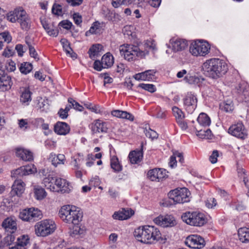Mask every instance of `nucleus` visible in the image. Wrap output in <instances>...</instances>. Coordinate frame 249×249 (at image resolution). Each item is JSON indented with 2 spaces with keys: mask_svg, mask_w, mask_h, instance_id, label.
Masks as SVG:
<instances>
[{
  "mask_svg": "<svg viewBox=\"0 0 249 249\" xmlns=\"http://www.w3.org/2000/svg\"><path fill=\"white\" fill-rule=\"evenodd\" d=\"M204 74L213 79L225 74L228 71V66L223 60L213 58L207 60L202 65Z\"/></svg>",
  "mask_w": 249,
  "mask_h": 249,
  "instance_id": "nucleus-1",
  "label": "nucleus"
},
{
  "mask_svg": "<svg viewBox=\"0 0 249 249\" xmlns=\"http://www.w3.org/2000/svg\"><path fill=\"white\" fill-rule=\"evenodd\" d=\"M134 236L142 243L152 244L155 241L159 240L161 237L160 231L152 226H145L135 230Z\"/></svg>",
  "mask_w": 249,
  "mask_h": 249,
  "instance_id": "nucleus-2",
  "label": "nucleus"
},
{
  "mask_svg": "<svg viewBox=\"0 0 249 249\" xmlns=\"http://www.w3.org/2000/svg\"><path fill=\"white\" fill-rule=\"evenodd\" d=\"M43 183L47 189L53 192H61V193H69L71 188L66 179L53 177L51 175L43 178Z\"/></svg>",
  "mask_w": 249,
  "mask_h": 249,
  "instance_id": "nucleus-3",
  "label": "nucleus"
},
{
  "mask_svg": "<svg viewBox=\"0 0 249 249\" xmlns=\"http://www.w3.org/2000/svg\"><path fill=\"white\" fill-rule=\"evenodd\" d=\"M60 218L69 224H79L83 217L82 213L74 206L64 205L59 211Z\"/></svg>",
  "mask_w": 249,
  "mask_h": 249,
  "instance_id": "nucleus-4",
  "label": "nucleus"
},
{
  "mask_svg": "<svg viewBox=\"0 0 249 249\" xmlns=\"http://www.w3.org/2000/svg\"><path fill=\"white\" fill-rule=\"evenodd\" d=\"M119 51L121 56L128 61H133L137 57L142 58L148 53L147 51H140L137 46L129 44L121 45Z\"/></svg>",
  "mask_w": 249,
  "mask_h": 249,
  "instance_id": "nucleus-5",
  "label": "nucleus"
},
{
  "mask_svg": "<svg viewBox=\"0 0 249 249\" xmlns=\"http://www.w3.org/2000/svg\"><path fill=\"white\" fill-rule=\"evenodd\" d=\"M56 228L54 222L50 219L41 220L35 225V231L37 236L45 237L53 233Z\"/></svg>",
  "mask_w": 249,
  "mask_h": 249,
  "instance_id": "nucleus-6",
  "label": "nucleus"
},
{
  "mask_svg": "<svg viewBox=\"0 0 249 249\" xmlns=\"http://www.w3.org/2000/svg\"><path fill=\"white\" fill-rule=\"evenodd\" d=\"M190 192L186 188H177L170 191L168 195L170 203H183L189 201Z\"/></svg>",
  "mask_w": 249,
  "mask_h": 249,
  "instance_id": "nucleus-7",
  "label": "nucleus"
},
{
  "mask_svg": "<svg viewBox=\"0 0 249 249\" xmlns=\"http://www.w3.org/2000/svg\"><path fill=\"white\" fill-rule=\"evenodd\" d=\"M42 217L41 212L34 207L27 208L21 210L19 214V217L23 221L34 222Z\"/></svg>",
  "mask_w": 249,
  "mask_h": 249,
  "instance_id": "nucleus-8",
  "label": "nucleus"
},
{
  "mask_svg": "<svg viewBox=\"0 0 249 249\" xmlns=\"http://www.w3.org/2000/svg\"><path fill=\"white\" fill-rule=\"evenodd\" d=\"M210 46L207 42L195 41L192 43L189 51L194 56H205L209 53Z\"/></svg>",
  "mask_w": 249,
  "mask_h": 249,
  "instance_id": "nucleus-9",
  "label": "nucleus"
},
{
  "mask_svg": "<svg viewBox=\"0 0 249 249\" xmlns=\"http://www.w3.org/2000/svg\"><path fill=\"white\" fill-rule=\"evenodd\" d=\"M185 244L190 248L200 249L205 245V241L203 238L200 235L193 234L188 236L185 240Z\"/></svg>",
  "mask_w": 249,
  "mask_h": 249,
  "instance_id": "nucleus-10",
  "label": "nucleus"
},
{
  "mask_svg": "<svg viewBox=\"0 0 249 249\" xmlns=\"http://www.w3.org/2000/svg\"><path fill=\"white\" fill-rule=\"evenodd\" d=\"M229 133L241 139H245L248 135L247 130L242 123H238L230 126Z\"/></svg>",
  "mask_w": 249,
  "mask_h": 249,
  "instance_id": "nucleus-11",
  "label": "nucleus"
},
{
  "mask_svg": "<svg viewBox=\"0 0 249 249\" xmlns=\"http://www.w3.org/2000/svg\"><path fill=\"white\" fill-rule=\"evenodd\" d=\"M12 85L11 78L6 73L5 70L0 66V91L10 89Z\"/></svg>",
  "mask_w": 249,
  "mask_h": 249,
  "instance_id": "nucleus-12",
  "label": "nucleus"
},
{
  "mask_svg": "<svg viewBox=\"0 0 249 249\" xmlns=\"http://www.w3.org/2000/svg\"><path fill=\"white\" fill-rule=\"evenodd\" d=\"M183 103L188 112L192 113L196 107L197 98L192 92H188L183 99Z\"/></svg>",
  "mask_w": 249,
  "mask_h": 249,
  "instance_id": "nucleus-13",
  "label": "nucleus"
},
{
  "mask_svg": "<svg viewBox=\"0 0 249 249\" xmlns=\"http://www.w3.org/2000/svg\"><path fill=\"white\" fill-rule=\"evenodd\" d=\"M156 224L163 227H172L176 224L174 218L171 215H160L154 219Z\"/></svg>",
  "mask_w": 249,
  "mask_h": 249,
  "instance_id": "nucleus-14",
  "label": "nucleus"
},
{
  "mask_svg": "<svg viewBox=\"0 0 249 249\" xmlns=\"http://www.w3.org/2000/svg\"><path fill=\"white\" fill-rule=\"evenodd\" d=\"M25 184L21 179H16L12 186L10 195L12 196H20L25 190Z\"/></svg>",
  "mask_w": 249,
  "mask_h": 249,
  "instance_id": "nucleus-15",
  "label": "nucleus"
},
{
  "mask_svg": "<svg viewBox=\"0 0 249 249\" xmlns=\"http://www.w3.org/2000/svg\"><path fill=\"white\" fill-rule=\"evenodd\" d=\"M90 128L93 133H106L108 129L107 123L100 120L94 121L91 124Z\"/></svg>",
  "mask_w": 249,
  "mask_h": 249,
  "instance_id": "nucleus-16",
  "label": "nucleus"
},
{
  "mask_svg": "<svg viewBox=\"0 0 249 249\" xmlns=\"http://www.w3.org/2000/svg\"><path fill=\"white\" fill-rule=\"evenodd\" d=\"M17 21L19 23L22 29L28 30L31 26V20L25 11L22 9Z\"/></svg>",
  "mask_w": 249,
  "mask_h": 249,
  "instance_id": "nucleus-17",
  "label": "nucleus"
},
{
  "mask_svg": "<svg viewBox=\"0 0 249 249\" xmlns=\"http://www.w3.org/2000/svg\"><path fill=\"white\" fill-rule=\"evenodd\" d=\"M134 213V211L130 208H122L119 211L115 212L113 217L115 219L125 220L130 218Z\"/></svg>",
  "mask_w": 249,
  "mask_h": 249,
  "instance_id": "nucleus-18",
  "label": "nucleus"
},
{
  "mask_svg": "<svg viewBox=\"0 0 249 249\" xmlns=\"http://www.w3.org/2000/svg\"><path fill=\"white\" fill-rule=\"evenodd\" d=\"M156 73V71L155 70H149L136 74L134 76V78L137 80H153L155 78Z\"/></svg>",
  "mask_w": 249,
  "mask_h": 249,
  "instance_id": "nucleus-19",
  "label": "nucleus"
},
{
  "mask_svg": "<svg viewBox=\"0 0 249 249\" xmlns=\"http://www.w3.org/2000/svg\"><path fill=\"white\" fill-rule=\"evenodd\" d=\"M7 232L14 233L17 230V222L12 217H7L5 219L1 225Z\"/></svg>",
  "mask_w": 249,
  "mask_h": 249,
  "instance_id": "nucleus-20",
  "label": "nucleus"
},
{
  "mask_svg": "<svg viewBox=\"0 0 249 249\" xmlns=\"http://www.w3.org/2000/svg\"><path fill=\"white\" fill-rule=\"evenodd\" d=\"M41 22L43 27L49 36L55 37L58 36V30L56 27L54 26L53 23L49 22L45 18L42 19Z\"/></svg>",
  "mask_w": 249,
  "mask_h": 249,
  "instance_id": "nucleus-21",
  "label": "nucleus"
},
{
  "mask_svg": "<svg viewBox=\"0 0 249 249\" xmlns=\"http://www.w3.org/2000/svg\"><path fill=\"white\" fill-rule=\"evenodd\" d=\"M16 153L17 156L19 157L23 160L30 161L33 160V153L27 149L19 147L17 148Z\"/></svg>",
  "mask_w": 249,
  "mask_h": 249,
  "instance_id": "nucleus-22",
  "label": "nucleus"
},
{
  "mask_svg": "<svg viewBox=\"0 0 249 249\" xmlns=\"http://www.w3.org/2000/svg\"><path fill=\"white\" fill-rule=\"evenodd\" d=\"M172 49L175 52L181 51L187 46V42L182 39H172L171 40Z\"/></svg>",
  "mask_w": 249,
  "mask_h": 249,
  "instance_id": "nucleus-23",
  "label": "nucleus"
},
{
  "mask_svg": "<svg viewBox=\"0 0 249 249\" xmlns=\"http://www.w3.org/2000/svg\"><path fill=\"white\" fill-rule=\"evenodd\" d=\"M70 130L69 125L65 122H58L54 126V132L59 135H65Z\"/></svg>",
  "mask_w": 249,
  "mask_h": 249,
  "instance_id": "nucleus-24",
  "label": "nucleus"
},
{
  "mask_svg": "<svg viewBox=\"0 0 249 249\" xmlns=\"http://www.w3.org/2000/svg\"><path fill=\"white\" fill-rule=\"evenodd\" d=\"M49 160L52 164L55 167L59 164H64L66 160L65 157L63 154H58L56 155L54 154L51 153L50 155Z\"/></svg>",
  "mask_w": 249,
  "mask_h": 249,
  "instance_id": "nucleus-25",
  "label": "nucleus"
},
{
  "mask_svg": "<svg viewBox=\"0 0 249 249\" xmlns=\"http://www.w3.org/2000/svg\"><path fill=\"white\" fill-rule=\"evenodd\" d=\"M128 157L131 163H137L142 160L143 157L142 150L132 151L129 153Z\"/></svg>",
  "mask_w": 249,
  "mask_h": 249,
  "instance_id": "nucleus-26",
  "label": "nucleus"
},
{
  "mask_svg": "<svg viewBox=\"0 0 249 249\" xmlns=\"http://www.w3.org/2000/svg\"><path fill=\"white\" fill-rule=\"evenodd\" d=\"M194 226L200 227L206 223L204 215L201 213L194 212Z\"/></svg>",
  "mask_w": 249,
  "mask_h": 249,
  "instance_id": "nucleus-27",
  "label": "nucleus"
},
{
  "mask_svg": "<svg viewBox=\"0 0 249 249\" xmlns=\"http://www.w3.org/2000/svg\"><path fill=\"white\" fill-rule=\"evenodd\" d=\"M28 243V236L23 235L20 237H18L17 245L10 248L9 249H25L24 246H26Z\"/></svg>",
  "mask_w": 249,
  "mask_h": 249,
  "instance_id": "nucleus-28",
  "label": "nucleus"
},
{
  "mask_svg": "<svg viewBox=\"0 0 249 249\" xmlns=\"http://www.w3.org/2000/svg\"><path fill=\"white\" fill-rule=\"evenodd\" d=\"M111 114L113 116H115L123 119H126L130 121H133L134 120L133 116L131 114L126 111H122L120 110H113L111 112Z\"/></svg>",
  "mask_w": 249,
  "mask_h": 249,
  "instance_id": "nucleus-29",
  "label": "nucleus"
},
{
  "mask_svg": "<svg viewBox=\"0 0 249 249\" xmlns=\"http://www.w3.org/2000/svg\"><path fill=\"white\" fill-rule=\"evenodd\" d=\"M102 67L108 68L110 67L114 63V58L110 53H108L104 55L101 59Z\"/></svg>",
  "mask_w": 249,
  "mask_h": 249,
  "instance_id": "nucleus-30",
  "label": "nucleus"
},
{
  "mask_svg": "<svg viewBox=\"0 0 249 249\" xmlns=\"http://www.w3.org/2000/svg\"><path fill=\"white\" fill-rule=\"evenodd\" d=\"M239 239L242 242H249V228L243 227L240 228L238 231Z\"/></svg>",
  "mask_w": 249,
  "mask_h": 249,
  "instance_id": "nucleus-31",
  "label": "nucleus"
},
{
  "mask_svg": "<svg viewBox=\"0 0 249 249\" xmlns=\"http://www.w3.org/2000/svg\"><path fill=\"white\" fill-rule=\"evenodd\" d=\"M104 14L105 15L106 18L108 20L116 22L121 19V17L118 14L111 11L107 8H105L103 10Z\"/></svg>",
  "mask_w": 249,
  "mask_h": 249,
  "instance_id": "nucleus-32",
  "label": "nucleus"
},
{
  "mask_svg": "<svg viewBox=\"0 0 249 249\" xmlns=\"http://www.w3.org/2000/svg\"><path fill=\"white\" fill-rule=\"evenodd\" d=\"M60 42L67 54H69L70 56L73 58L76 57V54L73 52L70 46V43L67 39L62 38L60 40Z\"/></svg>",
  "mask_w": 249,
  "mask_h": 249,
  "instance_id": "nucleus-33",
  "label": "nucleus"
},
{
  "mask_svg": "<svg viewBox=\"0 0 249 249\" xmlns=\"http://www.w3.org/2000/svg\"><path fill=\"white\" fill-rule=\"evenodd\" d=\"M31 94L32 92L29 89H25L20 95V102L28 105L31 101Z\"/></svg>",
  "mask_w": 249,
  "mask_h": 249,
  "instance_id": "nucleus-34",
  "label": "nucleus"
},
{
  "mask_svg": "<svg viewBox=\"0 0 249 249\" xmlns=\"http://www.w3.org/2000/svg\"><path fill=\"white\" fill-rule=\"evenodd\" d=\"M198 123L202 126H209L211 124V120L209 117L204 113H200L197 118Z\"/></svg>",
  "mask_w": 249,
  "mask_h": 249,
  "instance_id": "nucleus-35",
  "label": "nucleus"
},
{
  "mask_svg": "<svg viewBox=\"0 0 249 249\" xmlns=\"http://www.w3.org/2000/svg\"><path fill=\"white\" fill-rule=\"evenodd\" d=\"M111 168L114 172H119L122 170V166L120 164L118 158L113 156L110 159Z\"/></svg>",
  "mask_w": 249,
  "mask_h": 249,
  "instance_id": "nucleus-36",
  "label": "nucleus"
},
{
  "mask_svg": "<svg viewBox=\"0 0 249 249\" xmlns=\"http://www.w3.org/2000/svg\"><path fill=\"white\" fill-rule=\"evenodd\" d=\"M22 9H16L13 11L9 12L7 16V19L11 22H15L18 18V15H20Z\"/></svg>",
  "mask_w": 249,
  "mask_h": 249,
  "instance_id": "nucleus-37",
  "label": "nucleus"
},
{
  "mask_svg": "<svg viewBox=\"0 0 249 249\" xmlns=\"http://www.w3.org/2000/svg\"><path fill=\"white\" fill-rule=\"evenodd\" d=\"M181 218L187 224L194 226V212H187L183 213L181 216Z\"/></svg>",
  "mask_w": 249,
  "mask_h": 249,
  "instance_id": "nucleus-38",
  "label": "nucleus"
},
{
  "mask_svg": "<svg viewBox=\"0 0 249 249\" xmlns=\"http://www.w3.org/2000/svg\"><path fill=\"white\" fill-rule=\"evenodd\" d=\"M220 108L226 112H231L233 110V106L231 101H227L220 104Z\"/></svg>",
  "mask_w": 249,
  "mask_h": 249,
  "instance_id": "nucleus-39",
  "label": "nucleus"
},
{
  "mask_svg": "<svg viewBox=\"0 0 249 249\" xmlns=\"http://www.w3.org/2000/svg\"><path fill=\"white\" fill-rule=\"evenodd\" d=\"M196 135L201 139H209L210 138L212 135L211 131L209 128L206 130H196Z\"/></svg>",
  "mask_w": 249,
  "mask_h": 249,
  "instance_id": "nucleus-40",
  "label": "nucleus"
},
{
  "mask_svg": "<svg viewBox=\"0 0 249 249\" xmlns=\"http://www.w3.org/2000/svg\"><path fill=\"white\" fill-rule=\"evenodd\" d=\"M33 69L32 64L28 62L21 63L19 67L20 72L24 74L29 73Z\"/></svg>",
  "mask_w": 249,
  "mask_h": 249,
  "instance_id": "nucleus-41",
  "label": "nucleus"
},
{
  "mask_svg": "<svg viewBox=\"0 0 249 249\" xmlns=\"http://www.w3.org/2000/svg\"><path fill=\"white\" fill-rule=\"evenodd\" d=\"M101 49V45L100 44L93 45L89 50V53L90 58L93 59L95 55L98 54Z\"/></svg>",
  "mask_w": 249,
  "mask_h": 249,
  "instance_id": "nucleus-42",
  "label": "nucleus"
},
{
  "mask_svg": "<svg viewBox=\"0 0 249 249\" xmlns=\"http://www.w3.org/2000/svg\"><path fill=\"white\" fill-rule=\"evenodd\" d=\"M35 194L37 199H42L46 196L45 190L38 186L35 188Z\"/></svg>",
  "mask_w": 249,
  "mask_h": 249,
  "instance_id": "nucleus-43",
  "label": "nucleus"
},
{
  "mask_svg": "<svg viewBox=\"0 0 249 249\" xmlns=\"http://www.w3.org/2000/svg\"><path fill=\"white\" fill-rule=\"evenodd\" d=\"M172 111L174 114V116L175 117L176 119V121H178L179 120L184 119V115L183 112L178 107H172Z\"/></svg>",
  "mask_w": 249,
  "mask_h": 249,
  "instance_id": "nucleus-44",
  "label": "nucleus"
},
{
  "mask_svg": "<svg viewBox=\"0 0 249 249\" xmlns=\"http://www.w3.org/2000/svg\"><path fill=\"white\" fill-rule=\"evenodd\" d=\"M23 169V167L22 166L15 170L12 171L11 172V177L12 178H18L25 176Z\"/></svg>",
  "mask_w": 249,
  "mask_h": 249,
  "instance_id": "nucleus-45",
  "label": "nucleus"
},
{
  "mask_svg": "<svg viewBox=\"0 0 249 249\" xmlns=\"http://www.w3.org/2000/svg\"><path fill=\"white\" fill-rule=\"evenodd\" d=\"M15 237L13 233H10V234H8L5 237L1 242L2 243L3 246H8L11 245L15 241Z\"/></svg>",
  "mask_w": 249,
  "mask_h": 249,
  "instance_id": "nucleus-46",
  "label": "nucleus"
},
{
  "mask_svg": "<svg viewBox=\"0 0 249 249\" xmlns=\"http://www.w3.org/2000/svg\"><path fill=\"white\" fill-rule=\"evenodd\" d=\"M100 23L98 21L94 22L91 27H90L89 30L88 32H86V35H88V33L89 32L92 34H96L100 32Z\"/></svg>",
  "mask_w": 249,
  "mask_h": 249,
  "instance_id": "nucleus-47",
  "label": "nucleus"
},
{
  "mask_svg": "<svg viewBox=\"0 0 249 249\" xmlns=\"http://www.w3.org/2000/svg\"><path fill=\"white\" fill-rule=\"evenodd\" d=\"M184 80L189 84H195L198 83L199 82V79L197 77L191 75L190 74L187 75L185 77Z\"/></svg>",
  "mask_w": 249,
  "mask_h": 249,
  "instance_id": "nucleus-48",
  "label": "nucleus"
},
{
  "mask_svg": "<svg viewBox=\"0 0 249 249\" xmlns=\"http://www.w3.org/2000/svg\"><path fill=\"white\" fill-rule=\"evenodd\" d=\"M73 225L74 226L73 227L71 231V234L73 235H80L84 233V230L81 228L79 226V224Z\"/></svg>",
  "mask_w": 249,
  "mask_h": 249,
  "instance_id": "nucleus-49",
  "label": "nucleus"
},
{
  "mask_svg": "<svg viewBox=\"0 0 249 249\" xmlns=\"http://www.w3.org/2000/svg\"><path fill=\"white\" fill-rule=\"evenodd\" d=\"M139 87L150 92H154L156 90L155 86L153 84L142 83L139 84Z\"/></svg>",
  "mask_w": 249,
  "mask_h": 249,
  "instance_id": "nucleus-50",
  "label": "nucleus"
},
{
  "mask_svg": "<svg viewBox=\"0 0 249 249\" xmlns=\"http://www.w3.org/2000/svg\"><path fill=\"white\" fill-rule=\"evenodd\" d=\"M23 167L25 176L33 174L36 172V169L33 164L28 165Z\"/></svg>",
  "mask_w": 249,
  "mask_h": 249,
  "instance_id": "nucleus-51",
  "label": "nucleus"
},
{
  "mask_svg": "<svg viewBox=\"0 0 249 249\" xmlns=\"http://www.w3.org/2000/svg\"><path fill=\"white\" fill-rule=\"evenodd\" d=\"M68 102L71 105V106L76 110L78 111H82L83 107L81 106L78 102L74 100L72 98L68 99Z\"/></svg>",
  "mask_w": 249,
  "mask_h": 249,
  "instance_id": "nucleus-52",
  "label": "nucleus"
},
{
  "mask_svg": "<svg viewBox=\"0 0 249 249\" xmlns=\"http://www.w3.org/2000/svg\"><path fill=\"white\" fill-rule=\"evenodd\" d=\"M148 178L152 181H158L157 169H154L148 171Z\"/></svg>",
  "mask_w": 249,
  "mask_h": 249,
  "instance_id": "nucleus-53",
  "label": "nucleus"
},
{
  "mask_svg": "<svg viewBox=\"0 0 249 249\" xmlns=\"http://www.w3.org/2000/svg\"><path fill=\"white\" fill-rule=\"evenodd\" d=\"M144 133L147 137L151 138V139H157L158 137V133L155 131L150 128L145 129Z\"/></svg>",
  "mask_w": 249,
  "mask_h": 249,
  "instance_id": "nucleus-54",
  "label": "nucleus"
},
{
  "mask_svg": "<svg viewBox=\"0 0 249 249\" xmlns=\"http://www.w3.org/2000/svg\"><path fill=\"white\" fill-rule=\"evenodd\" d=\"M126 4H133L142 7L144 4V0H125Z\"/></svg>",
  "mask_w": 249,
  "mask_h": 249,
  "instance_id": "nucleus-55",
  "label": "nucleus"
},
{
  "mask_svg": "<svg viewBox=\"0 0 249 249\" xmlns=\"http://www.w3.org/2000/svg\"><path fill=\"white\" fill-rule=\"evenodd\" d=\"M52 13L53 14L60 16L62 14L61 6L59 4H54L52 7Z\"/></svg>",
  "mask_w": 249,
  "mask_h": 249,
  "instance_id": "nucleus-56",
  "label": "nucleus"
},
{
  "mask_svg": "<svg viewBox=\"0 0 249 249\" xmlns=\"http://www.w3.org/2000/svg\"><path fill=\"white\" fill-rule=\"evenodd\" d=\"M0 40L2 42L9 43L12 40L11 36L7 33L3 32L0 34Z\"/></svg>",
  "mask_w": 249,
  "mask_h": 249,
  "instance_id": "nucleus-57",
  "label": "nucleus"
},
{
  "mask_svg": "<svg viewBox=\"0 0 249 249\" xmlns=\"http://www.w3.org/2000/svg\"><path fill=\"white\" fill-rule=\"evenodd\" d=\"M218 156V151L216 150H213L212 155L209 157L211 162L213 164L215 163L217 161V158Z\"/></svg>",
  "mask_w": 249,
  "mask_h": 249,
  "instance_id": "nucleus-58",
  "label": "nucleus"
},
{
  "mask_svg": "<svg viewBox=\"0 0 249 249\" xmlns=\"http://www.w3.org/2000/svg\"><path fill=\"white\" fill-rule=\"evenodd\" d=\"M157 175L158 181H160V179L164 178L167 176L166 170L160 168L157 169Z\"/></svg>",
  "mask_w": 249,
  "mask_h": 249,
  "instance_id": "nucleus-59",
  "label": "nucleus"
},
{
  "mask_svg": "<svg viewBox=\"0 0 249 249\" xmlns=\"http://www.w3.org/2000/svg\"><path fill=\"white\" fill-rule=\"evenodd\" d=\"M29 50L30 55L31 57L34 58V59L36 61L39 60V57L35 48L33 46H30Z\"/></svg>",
  "mask_w": 249,
  "mask_h": 249,
  "instance_id": "nucleus-60",
  "label": "nucleus"
},
{
  "mask_svg": "<svg viewBox=\"0 0 249 249\" xmlns=\"http://www.w3.org/2000/svg\"><path fill=\"white\" fill-rule=\"evenodd\" d=\"M15 53L14 51L10 48H6L2 53V55L6 57L12 56Z\"/></svg>",
  "mask_w": 249,
  "mask_h": 249,
  "instance_id": "nucleus-61",
  "label": "nucleus"
},
{
  "mask_svg": "<svg viewBox=\"0 0 249 249\" xmlns=\"http://www.w3.org/2000/svg\"><path fill=\"white\" fill-rule=\"evenodd\" d=\"M206 205L209 208H213L216 205V200L214 198H211L206 201Z\"/></svg>",
  "mask_w": 249,
  "mask_h": 249,
  "instance_id": "nucleus-62",
  "label": "nucleus"
},
{
  "mask_svg": "<svg viewBox=\"0 0 249 249\" xmlns=\"http://www.w3.org/2000/svg\"><path fill=\"white\" fill-rule=\"evenodd\" d=\"M59 25H60L64 29L69 30L71 29L72 25V23L68 20H63L59 23Z\"/></svg>",
  "mask_w": 249,
  "mask_h": 249,
  "instance_id": "nucleus-63",
  "label": "nucleus"
},
{
  "mask_svg": "<svg viewBox=\"0 0 249 249\" xmlns=\"http://www.w3.org/2000/svg\"><path fill=\"white\" fill-rule=\"evenodd\" d=\"M80 158L73 159V160L71 161V164L73 165V170H77L80 169Z\"/></svg>",
  "mask_w": 249,
  "mask_h": 249,
  "instance_id": "nucleus-64",
  "label": "nucleus"
}]
</instances>
